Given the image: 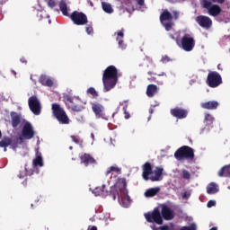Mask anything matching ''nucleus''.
Returning a JSON list of instances; mask_svg holds the SVG:
<instances>
[{
  "label": "nucleus",
  "instance_id": "obj_35",
  "mask_svg": "<svg viewBox=\"0 0 230 230\" xmlns=\"http://www.w3.org/2000/svg\"><path fill=\"white\" fill-rule=\"evenodd\" d=\"M102 10H104L106 13H112V12H114V9H112V5H111V4L102 2Z\"/></svg>",
  "mask_w": 230,
  "mask_h": 230
},
{
  "label": "nucleus",
  "instance_id": "obj_55",
  "mask_svg": "<svg viewBox=\"0 0 230 230\" xmlns=\"http://www.w3.org/2000/svg\"><path fill=\"white\" fill-rule=\"evenodd\" d=\"M217 69H220V64H219V65H217Z\"/></svg>",
  "mask_w": 230,
  "mask_h": 230
},
{
  "label": "nucleus",
  "instance_id": "obj_17",
  "mask_svg": "<svg viewBox=\"0 0 230 230\" xmlns=\"http://www.w3.org/2000/svg\"><path fill=\"white\" fill-rule=\"evenodd\" d=\"M80 161H81V164H84V166H91L97 164L96 159H94V157H93V155L84 153V155H82L80 156Z\"/></svg>",
  "mask_w": 230,
  "mask_h": 230
},
{
  "label": "nucleus",
  "instance_id": "obj_32",
  "mask_svg": "<svg viewBox=\"0 0 230 230\" xmlns=\"http://www.w3.org/2000/svg\"><path fill=\"white\" fill-rule=\"evenodd\" d=\"M159 191H161V189L159 187L151 188L145 192V196L147 198L155 197V195H157Z\"/></svg>",
  "mask_w": 230,
  "mask_h": 230
},
{
  "label": "nucleus",
  "instance_id": "obj_52",
  "mask_svg": "<svg viewBox=\"0 0 230 230\" xmlns=\"http://www.w3.org/2000/svg\"><path fill=\"white\" fill-rule=\"evenodd\" d=\"M210 230H218V228L217 226H214Z\"/></svg>",
  "mask_w": 230,
  "mask_h": 230
},
{
  "label": "nucleus",
  "instance_id": "obj_45",
  "mask_svg": "<svg viewBox=\"0 0 230 230\" xmlns=\"http://www.w3.org/2000/svg\"><path fill=\"white\" fill-rule=\"evenodd\" d=\"M212 3H217V4H224L226 3V0H211Z\"/></svg>",
  "mask_w": 230,
  "mask_h": 230
},
{
  "label": "nucleus",
  "instance_id": "obj_29",
  "mask_svg": "<svg viewBox=\"0 0 230 230\" xmlns=\"http://www.w3.org/2000/svg\"><path fill=\"white\" fill-rule=\"evenodd\" d=\"M59 9L60 12L62 13L63 15H65V17H69V12L67 9V3H66L65 0H61L59 2Z\"/></svg>",
  "mask_w": 230,
  "mask_h": 230
},
{
  "label": "nucleus",
  "instance_id": "obj_58",
  "mask_svg": "<svg viewBox=\"0 0 230 230\" xmlns=\"http://www.w3.org/2000/svg\"><path fill=\"white\" fill-rule=\"evenodd\" d=\"M69 149H70V150H73V146H70Z\"/></svg>",
  "mask_w": 230,
  "mask_h": 230
},
{
  "label": "nucleus",
  "instance_id": "obj_38",
  "mask_svg": "<svg viewBox=\"0 0 230 230\" xmlns=\"http://www.w3.org/2000/svg\"><path fill=\"white\" fill-rule=\"evenodd\" d=\"M162 24L165 28L166 31H172V29L173 28L175 23L171 21L169 22H163Z\"/></svg>",
  "mask_w": 230,
  "mask_h": 230
},
{
  "label": "nucleus",
  "instance_id": "obj_54",
  "mask_svg": "<svg viewBox=\"0 0 230 230\" xmlns=\"http://www.w3.org/2000/svg\"><path fill=\"white\" fill-rule=\"evenodd\" d=\"M1 137H3V133L0 130V139H1Z\"/></svg>",
  "mask_w": 230,
  "mask_h": 230
},
{
  "label": "nucleus",
  "instance_id": "obj_7",
  "mask_svg": "<svg viewBox=\"0 0 230 230\" xmlns=\"http://www.w3.org/2000/svg\"><path fill=\"white\" fill-rule=\"evenodd\" d=\"M144 217L149 224H157L163 226V217L161 216V209L156 207L151 212L144 214Z\"/></svg>",
  "mask_w": 230,
  "mask_h": 230
},
{
  "label": "nucleus",
  "instance_id": "obj_23",
  "mask_svg": "<svg viewBox=\"0 0 230 230\" xmlns=\"http://www.w3.org/2000/svg\"><path fill=\"white\" fill-rule=\"evenodd\" d=\"M166 21H173V15L168 12V9L164 10L160 14V22H166Z\"/></svg>",
  "mask_w": 230,
  "mask_h": 230
},
{
  "label": "nucleus",
  "instance_id": "obj_8",
  "mask_svg": "<svg viewBox=\"0 0 230 230\" xmlns=\"http://www.w3.org/2000/svg\"><path fill=\"white\" fill-rule=\"evenodd\" d=\"M70 19L74 22V24H76V26H84L89 22V20L87 19V15L82 12L74 11L70 14Z\"/></svg>",
  "mask_w": 230,
  "mask_h": 230
},
{
  "label": "nucleus",
  "instance_id": "obj_40",
  "mask_svg": "<svg viewBox=\"0 0 230 230\" xmlns=\"http://www.w3.org/2000/svg\"><path fill=\"white\" fill-rule=\"evenodd\" d=\"M128 107V104H126L123 107V111H124V115H125V119H128V118H130V113H128V111H127V108Z\"/></svg>",
  "mask_w": 230,
  "mask_h": 230
},
{
  "label": "nucleus",
  "instance_id": "obj_14",
  "mask_svg": "<svg viewBox=\"0 0 230 230\" xmlns=\"http://www.w3.org/2000/svg\"><path fill=\"white\" fill-rule=\"evenodd\" d=\"M195 21L201 28H204L205 30H209V28L213 26V21L211 18H209V16L199 15L196 17Z\"/></svg>",
  "mask_w": 230,
  "mask_h": 230
},
{
  "label": "nucleus",
  "instance_id": "obj_34",
  "mask_svg": "<svg viewBox=\"0 0 230 230\" xmlns=\"http://www.w3.org/2000/svg\"><path fill=\"white\" fill-rule=\"evenodd\" d=\"M117 173L119 175L121 173V168L118 167L117 165L111 166L105 172V175H111V173Z\"/></svg>",
  "mask_w": 230,
  "mask_h": 230
},
{
  "label": "nucleus",
  "instance_id": "obj_41",
  "mask_svg": "<svg viewBox=\"0 0 230 230\" xmlns=\"http://www.w3.org/2000/svg\"><path fill=\"white\" fill-rule=\"evenodd\" d=\"M70 137L74 143H75L76 145H80V137H79L72 135Z\"/></svg>",
  "mask_w": 230,
  "mask_h": 230
},
{
  "label": "nucleus",
  "instance_id": "obj_56",
  "mask_svg": "<svg viewBox=\"0 0 230 230\" xmlns=\"http://www.w3.org/2000/svg\"><path fill=\"white\" fill-rule=\"evenodd\" d=\"M13 75H17V73L15 71H13Z\"/></svg>",
  "mask_w": 230,
  "mask_h": 230
},
{
  "label": "nucleus",
  "instance_id": "obj_51",
  "mask_svg": "<svg viewBox=\"0 0 230 230\" xmlns=\"http://www.w3.org/2000/svg\"><path fill=\"white\" fill-rule=\"evenodd\" d=\"M170 37H171V39H172V40H178L177 39H175V36H173V35H170Z\"/></svg>",
  "mask_w": 230,
  "mask_h": 230
},
{
  "label": "nucleus",
  "instance_id": "obj_46",
  "mask_svg": "<svg viewBox=\"0 0 230 230\" xmlns=\"http://www.w3.org/2000/svg\"><path fill=\"white\" fill-rule=\"evenodd\" d=\"M172 14H173L174 19L177 21V19H179V12L173 11Z\"/></svg>",
  "mask_w": 230,
  "mask_h": 230
},
{
  "label": "nucleus",
  "instance_id": "obj_15",
  "mask_svg": "<svg viewBox=\"0 0 230 230\" xmlns=\"http://www.w3.org/2000/svg\"><path fill=\"white\" fill-rule=\"evenodd\" d=\"M22 135L24 139H32L35 136V131H33V126L31 123L26 122L22 128Z\"/></svg>",
  "mask_w": 230,
  "mask_h": 230
},
{
  "label": "nucleus",
  "instance_id": "obj_26",
  "mask_svg": "<svg viewBox=\"0 0 230 230\" xmlns=\"http://www.w3.org/2000/svg\"><path fill=\"white\" fill-rule=\"evenodd\" d=\"M218 185H217L215 182L209 183L207 187V193L208 195H215V193H218Z\"/></svg>",
  "mask_w": 230,
  "mask_h": 230
},
{
  "label": "nucleus",
  "instance_id": "obj_59",
  "mask_svg": "<svg viewBox=\"0 0 230 230\" xmlns=\"http://www.w3.org/2000/svg\"><path fill=\"white\" fill-rule=\"evenodd\" d=\"M4 152H6V147H4Z\"/></svg>",
  "mask_w": 230,
  "mask_h": 230
},
{
  "label": "nucleus",
  "instance_id": "obj_50",
  "mask_svg": "<svg viewBox=\"0 0 230 230\" xmlns=\"http://www.w3.org/2000/svg\"><path fill=\"white\" fill-rule=\"evenodd\" d=\"M87 230H98V227L90 226Z\"/></svg>",
  "mask_w": 230,
  "mask_h": 230
},
{
  "label": "nucleus",
  "instance_id": "obj_12",
  "mask_svg": "<svg viewBox=\"0 0 230 230\" xmlns=\"http://www.w3.org/2000/svg\"><path fill=\"white\" fill-rule=\"evenodd\" d=\"M161 212L160 215L164 220H173L175 218V211L166 204L160 205Z\"/></svg>",
  "mask_w": 230,
  "mask_h": 230
},
{
  "label": "nucleus",
  "instance_id": "obj_3",
  "mask_svg": "<svg viewBox=\"0 0 230 230\" xmlns=\"http://www.w3.org/2000/svg\"><path fill=\"white\" fill-rule=\"evenodd\" d=\"M52 114L61 125H69V117L67 116V113H66V111L60 107V104H52Z\"/></svg>",
  "mask_w": 230,
  "mask_h": 230
},
{
  "label": "nucleus",
  "instance_id": "obj_43",
  "mask_svg": "<svg viewBox=\"0 0 230 230\" xmlns=\"http://www.w3.org/2000/svg\"><path fill=\"white\" fill-rule=\"evenodd\" d=\"M217 206V201L215 200H209L208 203H207V208H213Z\"/></svg>",
  "mask_w": 230,
  "mask_h": 230
},
{
  "label": "nucleus",
  "instance_id": "obj_44",
  "mask_svg": "<svg viewBox=\"0 0 230 230\" xmlns=\"http://www.w3.org/2000/svg\"><path fill=\"white\" fill-rule=\"evenodd\" d=\"M170 58L168 56H164L161 59V61L163 62V64H166V62H170Z\"/></svg>",
  "mask_w": 230,
  "mask_h": 230
},
{
  "label": "nucleus",
  "instance_id": "obj_2",
  "mask_svg": "<svg viewBox=\"0 0 230 230\" xmlns=\"http://www.w3.org/2000/svg\"><path fill=\"white\" fill-rule=\"evenodd\" d=\"M118 78H119L118 68L112 65L107 66L102 74L103 93H109L114 89L118 84Z\"/></svg>",
  "mask_w": 230,
  "mask_h": 230
},
{
  "label": "nucleus",
  "instance_id": "obj_28",
  "mask_svg": "<svg viewBox=\"0 0 230 230\" xmlns=\"http://www.w3.org/2000/svg\"><path fill=\"white\" fill-rule=\"evenodd\" d=\"M217 175L218 177H230V164L223 166Z\"/></svg>",
  "mask_w": 230,
  "mask_h": 230
},
{
  "label": "nucleus",
  "instance_id": "obj_60",
  "mask_svg": "<svg viewBox=\"0 0 230 230\" xmlns=\"http://www.w3.org/2000/svg\"><path fill=\"white\" fill-rule=\"evenodd\" d=\"M40 17H42V13H40Z\"/></svg>",
  "mask_w": 230,
  "mask_h": 230
},
{
  "label": "nucleus",
  "instance_id": "obj_61",
  "mask_svg": "<svg viewBox=\"0 0 230 230\" xmlns=\"http://www.w3.org/2000/svg\"><path fill=\"white\" fill-rule=\"evenodd\" d=\"M124 103H127V101H124Z\"/></svg>",
  "mask_w": 230,
  "mask_h": 230
},
{
  "label": "nucleus",
  "instance_id": "obj_9",
  "mask_svg": "<svg viewBox=\"0 0 230 230\" xmlns=\"http://www.w3.org/2000/svg\"><path fill=\"white\" fill-rule=\"evenodd\" d=\"M207 84L208 87H218L222 84V75L218 74L217 71L209 72L207 77Z\"/></svg>",
  "mask_w": 230,
  "mask_h": 230
},
{
  "label": "nucleus",
  "instance_id": "obj_49",
  "mask_svg": "<svg viewBox=\"0 0 230 230\" xmlns=\"http://www.w3.org/2000/svg\"><path fill=\"white\" fill-rule=\"evenodd\" d=\"M190 197V194L188 192H184L182 195V199H188Z\"/></svg>",
  "mask_w": 230,
  "mask_h": 230
},
{
  "label": "nucleus",
  "instance_id": "obj_48",
  "mask_svg": "<svg viewBox=\"0 0 230 230\" xmlns=\"http://www.w3.org/2000/svg\"><path fill=\"white\" fill-rule=\"evenodd\" d=\"M20 62H22V64H28V61L26 60V58H22L20 59Z\"/></svg>",
  "mask_w": 230,
  "mask_h": 230
},
{
  "label": "nucleus",
  "instance_id": "obj_11",
  "mask_svg": "<svg viewBox=\"0 0 230 230\" xmlns=\"http://www.w3.org/2000/svg\"><path fill=\"white\" fill-rule=\"evenodd\" d=\"M92 111L98 119H107L105 115V107L99 102H92Z\"/></svg>",
  "mask_w": 230,
  "mask_h": 230
},
{
  "label": "nucleus",
  "instance_id": "obj_22",
  "mask_svg": "<svg viewBox=\"0 0 230 230\" xmlns=\"http://www.w3.org/2000/svg\"><path fill=\"white\" fill-rule=\"evenodd\" d=\"M125 30H120L118 32H115V35H117V42L119 44V48H121V49H125V44H123V38L125 37V33H124Z\"/></svg>",
  "mask_w": 230,
  "mask_h": 230
},
{
  "label": "nucleus",
  "instance_id": "obj_27",
  "mask_svg": "<svg viewBox=\"0 0 230 230\" xmlns=\"http://www.w3.org/2000/svg\"><path fill=\"white\" fill-rule=\"evenodd\" d=\"M146 94L148 98H154L155 94H157V85L155 84H149L146 89Z\"/></svg>",
  "mask_w": 230,
  "mask_h": 230
},
{
  "label": "nucleus",
  "instance_id": "obj_42",
  "mask_svg": "<svg viewBox=\"0 0 230 230\" xmlns=\"http://www.w3.org/2000/svg\"><path fill=\"white\" fill-rule=\"evenodd\" d=\"M48 6H49V8H55V6H57V3L55 0H48Z\"/></svg>",
  "mask_w": 230,
  "mask_h": 230
},
{
  "label": "nucleus",
  "instance_id": "obj_5",
  "mask_svg": "<svg viewBox=\"0 0 230 230\" xmlns=\"http://www.w3.org/2000/svg\"><path fill=\"white\" fill-rule=\"evenodd\" d=\"M66 105L68 109H71L73 112H82L85 106H84V102L78 97H73L71 95L65 96Z\"/></svg>",
  "mask_w": 230,
  "mask_h": 230
},
{
  "label": "nucleus",
  "instance_id": "obj_4",
  "mask_svg": "<svg viewBox=\"0 0 230 230\" xmlns=\"http://www.w3.org/2000/svg\"><path fill=\"white\" fill-rule=\"evenodd\" d=\"M174 157L177 161H182L183 159H190V161H193V159H195V150L190 146H182L174 153Z\"/></svg>",
  "mask_w": 230,
  "mask_h": 230
},
{
  "label": "nucleus",
  "instance_id": "obj_20",
  "mask_svg": "<svg viewBox=\"0 0 230 230\" xmlns=\"http://www.w3.org/2000/svg\"><path fill=\"white\" fill-rule=\"evenodd\" d=\"M163 172H164V169L163 167H156L154 173L155 176L149 177V181H152V182H155L157 181H161V177L163 175Z\"/></svg>",
  "mask_w": 230,
  "mask_h": 230
},
{
  "label": "nucleus",
  "instance_id": "obj_33",
  "mask_svg": "<svg viewBox=\"0 0 230 230\" xmlns=\"http://www.w3.org/2000/svg\"><path fill=\"white\" fill-rule=\"evenodd\" d=\"M12 145V138L10 137H4L0 141V148H6Z\"/></svg>",
  "mask_w": 230,
  "mask_h": 230
},
{
  "label": "nucleus",
  "instance_id": "obj_21",
  "mask_svg": "<svg viewBox=\"0 0 230 230\" xmlns=\"http://www.w3.org/2000/svg\"><path fill=\"white\" fill-rule=\"evenodd\" d=\"M40 84L44 85V87H53V80L46 76V75H41L39 78Z\"/></svg>",
  "mask_w": 230,
  "mask_h": 230
},
{
  "label": "nucleus",
  "instance_id": "obj_57",
  "mask_svg": "<svg viewBox=\"0 0 230 230\" xmlns=\"http://www.w3.org/2000/svg\"><path fill=\"white\" fill-rule=\"evenodd\" d=\"M160 76H164V73H163L162 75H160Z\"/></svg>",
  "mask_w": 230,
  "mask_h": 230
},
{
  "label": "nucleus",
  "instance_id": "obj_10",
  "mask_svg": "<svg viewBox=\"0 0 230 230\" xmlns=\"http://www.w3.org/2000/svg\"><path fill=\"white\" fill-rule=\"evenodd\" d=\"M203 8H206L208 10L209 15H212V17H217L220 15L222 12V8H220V5L218 4H213V3L203 0Z\"/></svg>",
  "mask_w": 230,
  "mask_h": 230
},
{
  "label": "nucleus",
  "instance_id": "obj_47",
  "mask_svg": "<svg viewBox=\"0 0 230 230\" xmlns=\"http://www.w3.org/2000/svg\"><path fill=\"white\" fill-rule=\"evenodd\" d=\"M137 3L139 6H144L145 5V0H137Z\"/></svg>",
  "mask_w": 230,
  "mask_h": 230
},
{
  "label": "nucleus",
  "instance_id": "obj_1",
  "mask_svg": "<svg viewBox=\"0 0 230 230\" xmlns=\"http://www.w3.org/2000/svg\"><path fill=\"white\" fill-rule=\"evenodd\" d=\"M93 192L97 196L105 195V193L106 195H111L113 200H116L118 198V200L120 204H124L125 200H130L128 190H127V180H125V178L119 180L110 192L105 190V185H102V188H95Z\"/></svg>",
  "mask_w": 230,
  "mask_h": 230
},
{
  "label": "nucleus",
  "instance_id": "obj_25",
  "mask_svg": "<svg viewBox=\"0 0 230 230\" xmlns=\"http://www.w3.org/2000/svg\"><path fill=\"white\" fill-rule=\"evenodd\" d=\"M160 230H173V227L168 226H163L159 227ZM180 230H197V225L191 224L189 226H183Z\"/></svg>",
  "mask_w": 230,
  "mask_h": 230
},
{
  "label": "nucleus",
  "instance_id": "obj_30",
  "mask_svg": "<svg viewBox=\"0 0 230 230\" xmlns=\"http://www.w3.org/2000/svg\"><path fill=\"white\" fill-rule=\"evenodd\" d=\"M33 166H44V162L42 161V155L39 153V151L36 152V158L33 160Z\"/></svg>",
  "mask_w": 230,
  "mask_h": 230
},
{
  "label": "nucleus",
  "instance_id": "obj_24",
  "mask_svg": "<svg viewBox=\"0 0 230 230\" xmlns=\"http://www.w3.org/2000/svg\"><path fill=\"white\" fill-rule=\"evenodd\" d=\"M12 118V125L13 128H17L21 124V115L17 114L16 112H11Z\"/></svg>",
  "mask_w": 230,
  "mask_h": 230
},
{
  "label": "nucleus",
  "instance_id": "obj_37",
  "mask_svg": "<svg viewBox=\"0 0 230 230\" xmlns=\"http://www.w3.org/2000/svg\"><path fill=\"white\" fill-rule=\"evenodd\" d=\"M86 93L87 94H91L93 98H98L100 96V94H98V92L96 91V89H94V87L88 88Z\"/></svg>",
  "mask_w": 230,
  "mask_h": 230
},
{
  "label": "nucleus",
  "instance_id": "obj_53",
  "mask_svg": "<svg viewBox=\"0 0 230 230\" xmlns=\"http://www.w3.org/2000/svg\"><path fill=\"white\" fill-rule=\"evenodd\" d=\"M149 112H150V114H154V109H151V110L149 111Z\"/></svg>",
  "mask_w": 230,
  "mask_h": 230
},
{
  "label": "nucleus",
  "instance_id": "obj_16",
  "mask_svg": "<svg viewBox=\"0 0 230 230\" xmlns=\"http://www.w3.org/2000/svg\"><path fill=\"white\" fill-rule=\"evenodd\" d=\"M171 114L177 119H184L188 118V110L182 108H173L171 110Z\"/></svg>",
  "mask_w": 230,
  "mask_h": 230
},
{
  "label": "nucleus",
  "instance_id": "obj_19",
  "mask_svg": "<svg viewBox=\"0 0 230 230\" xmlns=\"http://www.w3.org/2000/svg\"><path fill=\"white\" fill-rule=\"evenodd\" d=\"M218 102L217 101H209L207 102H202L200 104V107L202 109H206L207 111H217V109H218Z\"/></svg>",
  "mask_w": 230,
  "mask_h": 230
},
{
  "label": "nucleus",
  "instance_id": "obj_31",
  "mask_svg": "<svg viewBox=\"0 0 230 230\" xmlns=\"http://www.w3.org/2000/svg\"><path fill=\"white\" fill-rule=\"evenodd\" d=\"M215 122V117L209 113H205L204 123L206 127H213V123Z\"/></svg>",
  "mask_w": 230,
  "mask_h": 230
},
{
  "label": "nucleus",
  "instance_id": "obj_36",
  "mask_svg": "<svg viewBox=\"0 0 230 230\" xmlns=\"http://www.w3.org/2000/svg\"><path fill=\"white\" fill-rule=\"evenodd\" d=\"M181 179H184L185 181H190L191 180V173H190L188 170L183 169L181 171Z\"/></svg>",
  "mask_w": 230,
  "mask_h": 230
},
{
  "label": "nucleus",
  "instance_id": "obj_18",
  "mask_svg": "<svg viewBox=\"0 0 230 230\" xmlns=\"http://www.w3.org/2000/svg\"><path fill=\"white\" fill-rule=\"evenodd\" d=\"M142 177L144 181H150V175L153 173L152 170V164L146 162L143 166H142Z\"/></svg>",
  "mask_w": 230,
  "mask_h": 230
},
{
  "label": "nucleus",
  "instance_id": "obj_13",
  "mask_svg": "<svg viewBox=\"0 0 230 230\" xmlns=\"http://www.w3.org/2000/svg\"><path fill=\"white\" fill-rule=\"evenodd\" d=\"M28 103L29 109H31V112H33L35 116H39L40 114L42 107L40 106V102H39L37 96L30 97Z\"/></svg>",
  "mask_w": 230,
  "mask_h": 230
},
{
  "label": "nucleus",
  "instance_id": "obj_6",
  "mask_svg": "<svg viewBox=\"0 0 230 230\" xmlns=\"http://www.w3.org/2000/svg\"><path fill=\"white\" fill-rule=\"evenodd\" d=\"M176 44L184 51H193V48H195V39L191 37L190 34L186 33L181 39V41L176 40Z\"/></svg>",
  "mask_w": 230,
  "mask_h": 230
},
{
  "label": "nucleus",
  "instance_id": "obj_39",
  "mask_svg": "<svg viewBox=\"0 0 230 230\" xmlns=\"http://www.w3.org/2000/svg\"><path fill=\"white\" fill-rule=\"evenodd\" d=\"M85 31L88 35H93L94 33V29L93 28V22L86 24Z\"/></svg>",
  "mask_w": 230,
  "mask_h": 230
}]
</instances>
